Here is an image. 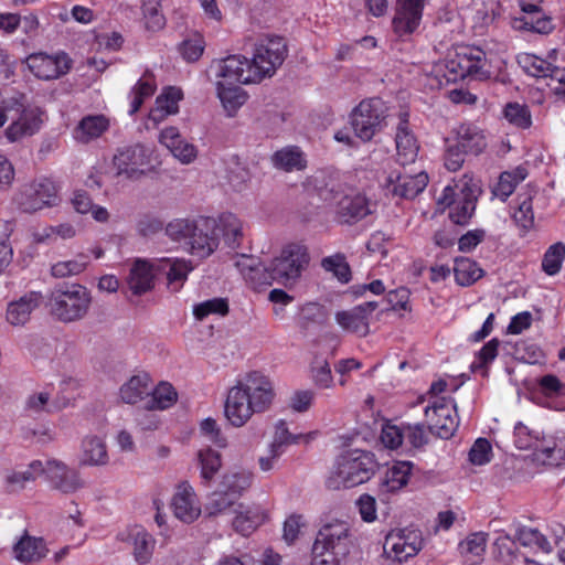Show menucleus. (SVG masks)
I'll use <instances>...</instances> for the list:
<instances>
[{
	"label": "nucleus",
	"instance_id": "f257e3e1",
	"mask_svg": "<svg viewBox=\"0 0 565 565\" xmlns=\"http://www.w3.org/2000/svg\"><path fill=\"white\" fill-rule=\"evenodd\" d=\"M276 392L273 381L262 372L253 371L232 385L224 402V417L234 428L245 426L255 414L267 412Z\"/></svg>",
	"mask_w": 565,
	"mask_h": 565
},
{
	"label": "nucleus",
	"instance_id": "f03ea898",
	"mask_svg": "<svg viewBox=\"0 0 565 565\" xmlns=\"http://www.w3.org/2000/svg\"><path fill=\"white\" fill-rule=\"evenodd\" d=\"M490 76L486 53L479 47L461 46L449 52L445 60L425 65L418 82L425 88L435 90L466 77L482 81Z\"/></svg>",
	"mask_w": 565,
	"mask_h": 565
},
{
	"label": "nucleus",
	"instance_id": "7ed1b4c3",
	"mask_svg": "<svg viewBox=\"0 0 565 565\" xmlns=\"http://www.w3.org/2000/svg\"><path fill=\"white\" fill-rule=\"evenodd\" d=\"M287 54L288 47L284 38L264 34L256 39L250 58L242 54L230 55L225 58L230 61L228 71L232 74H238L249 82L260 84L277 73Z\"/></svg>",
	"mask_w": 565,
	"mask_h": 565
},
{
	"label": "nucleus",
	"instance_id": "20e7f679",
	"mask_svg": "<svg viewBox=\"0 0 565 565\" xmlns=\"http://www.w3.org/2000/svg\"><path fill=\"white\" fill-rule=\"evenodd\" d=\"M317 194L321 201L334 206L335 215L341 223L352 224L372 213V204L365 194L349 181L313 179Z\"/></svg>",
	"mask_w": 565,
	"mask_h": 565
},
{
	"label": "nucleus",
	"instance_id": "39448f33",
	"mask_svg": "<svg viewBox=\"0 0 565 565\" xmlns=\"http://www.w3.org/2000/svg\"><path fill=\"white\" fill-rule=\"evenodd\" d=\"M376 461L371 452L354 449L338 457L326 486L330 490L349 489L371 479Z\"/></svg>",
	"mask_w": 565,
	"mask_h": 565
},
{
	"label": "nucleus",
	"instance_id": "423d86ee",
	"mask_svg": "<svg viewBox=\"0 0 565 565\" xmlns=\"http://www.w3.org/2000/svg\"><path fill=\"white\" fill-rule=\"evenodd\" d=\"M212 67L215 75V94L221 107L228 118L237 116L239 109L247 103L249 95L243 85H252L244 76L236 75L228 71L230 61L225 57L213 62Z\"/></svg>",
	"mask_w": 565,
	"mask_h": 565
},
{
	"label": "nucleus",
	"instance_id": "0eeeda50",
	"mask_svg": "<svg viewBox=\"0 0 565 565\" xmlns=\"http://www.w3.org/2000/svg\"><path fill=\"white\" fill-rule=\"evenodd\" d=\"M309 264L307 247L290 243L282 247L280 254L265 267L269 277L285 287L294 286Z\"/></svg>",
	"mask_w": 565,
	"mask_h": 565
},
{
	"label": "nucleus",
	"instance_id": "6e6552de",
	"mask_svg": "<svg viewBox=\"0 0 565 565\" xmlns=\"http://www.w3.org/2000/svg\"><path fill=\"white\" fill-rule=\"evenodd\" d=\"M90 303V294L84 286L71 285L52 294L50 310L62 322H75L87 315Z\"/></svg>",
	"mask_w": 565,
	"mask_h": 565
},
{
	"label": "nucleus",
	"instance_id": "1a4fd4ad",
	"mask_svg": "<svg viewBox=\"0 0 565 565\" xmlns=\"http://www.w3.org/2000/svg\"><path fill=\"white\" fill-rule=\"evenodd\" d=\"M153 151L143 145H135L117 151L113 158L114 175L118 179L137 181L154 172Z\"/></svg>",
	"mask_w": 565,
	"mask_h": 565
},
{
	"label": "nucleus",
	"instance_id": "9d476101",
	"mask_svg": "<svg viewBox=\"0 0 565 565\" xmlns=\"http://www.w3.org/2000/svg\"><path fill=\"white\" fill-rule=\"evenodd\" d=\"M387 108L380 98L362 100L350 114L354 135L362 141H370L384 126Z\"/></svg>",
	"mask_w": 565,
	"mask_h": 565
},
{
	"label": "nucleus",
	"instance_id": "9b49d317",
	"mask_svg": "<svg viewBox=\"0 0 565 565\" xmlns=\"http://www.w3.org/2000/svg\"><path fill=\"white\" fill-rule=\"evenodd\" d=\"M7 99H12L15 108L9 114L11 122L4 130L6 138L10 142H17L39 132L44 122V113L38 106L23 105L17 97Z\"/></svg>",
	"mask_w": 565,
	"mask_h": 565
},
{
	"label": "nucleus",
	"instance_id": "f8f14e48",
	"mask_svg": "<svg viewBox=\"0 0 565 565\" xmlns=\"http://www.w3.org/2000/svg\"><path fill=\"white\" fill-rule=\"evenodd\" d=\"M423 544V535L418 529H394L385 536L383 552L387 559L404 563L416 556Z\"/></svg>",
	"mask_w": 565,
	"mask_h": 565
},
{
	"label": "nucleus",
	"instance_id": "ddd939ff",
	"mask_svg": "<svg viewBox=\"0 0 565 565\" xmlns=\"http://www.w3.org/2000/svg\"><path fill=\"white\" fill-rule=\"evenodd\" d=\"M58 192L55 181L39 177L24 186L21 206L29 213L57 206L61 202Z\"/></svg>",
	"mask_w": 565,
	"mask_h": 565
},
{
	"label": "nucleus",
	"instance_id": "4468645a",
	"mask_svg": "<svg viewBox=\"0 0 565 565\" xmlns=\"http://www.w3.org/2000/svg\"><path fill=\"white\" fill-rule=\"evenodd\" d=\"M456 413V404L445 397H436L425 407V417L429 429L444 439L450 438L458 428L459 422Z\"/></svg>",
	"mask_w": 565,
	"mask_h": 565
},
{
	"label": "nucleus",
	"instance_id": "2eb2a0df",
	"mask_svg": "<svg viewBox=\"0 0 565 565\" xmlns=\"http://www.w3.org/2000/svg\"><path fill=\"white\" fill-rule=\"evenodd\" d=\"M24 63L29 71L42 81L56 79L68 73L72 67V60L64 52L56 54L32 53L25 57Z\"/></svg>",
	"mask_w": 565,
	"mask_h": 565
},
{
	"label": "nucleus",
	"instance_id": "dca6fc26",
	"mask_svg": "<svg viewBox=\"0 0 565 565\" xmlns=\"http://www.w3.org/2000/svg\"><path fill=\"white\" fill-rule=\"evenodd\" d=\"M381 186L387 189L392 194L413 199L424 191L428 183V175L419 172L415 175H402L398 170H384L379 177Z\"/></svg>",
	"mask_w": 565,
	"mask_h": 565
},
{
	"label": "nucleus",
	"instance_id": "f3484780",
	"mask_svg": "<svg viewBox=\"0 0 565 565\" xmlns=\"http://www.w3.org/2000/svg\"><path fill=\"white\" fill-rule=\"evenodd\" d=\"M170 509L172 514L185 524H191L201 516V501L194 488L188 481H182L175 486L170 500Z\"/></svg>",
	"mask_w": 565,
	"mask_h": 565
},
{
	"label": "nucleus",
	"instance_id": "a211bd4d",
	"mask_svg": "<svg viewBox=\"0 0 565 565\" xmlns=\"http://www.w3.org/2000/svg\"><path fill=\"white\" fill-rule=\"evenodd\" d=\"M43 476L51 484L63 493H73L84 487L81 473L63 461L49 459L42 461Z\"/></svg>",
	"mask_w": 565,
	"mask_h": 565
},
{
	"label": "nucleus",
	"instance_id": "6ab92c4d",
	"mask_svg": "<svg viewBox=\"0 0 565 565\" xmlns=\"http://www.w3.org/2000/svg\"><path fill=\"white\" fill-rule=\"evenodd\" d=\"M426 0H397L392 21L393 31L398 36L414 33L422 21Z\"/></svg>",
	"mask_w": 565,
	"mask_h": 565
},
{
	"label": "nucleus",
	"instance_id": "aec40b11",
	"mask_svg": "<svg viewBox=\"0 0 565 565\" xmlns=\"http://www.w3.org/2000/svg\"><path fill=\"white\" fill-rule=\"evenodd\" d=\"M377 308V302L367 301L349 310L335 313L337 323L345 331L359 337H365L370 331V319Z\"/></svg>",
	"mask_w": 565,
	"mask_h": 565
},
{
	"label": "nucleus",
	"instance_id": "412c9836",
	"mask_svg": "<svg viewBox=\"0 0 565 565\" xmlns=\"http://www.w3.org/2000/svg\"><path fill=\"white\" fill-rule=\"evenodd\" d=\"M313 545L320 550L328 548L334 551L335 554H348L350 548V529L348 523L334 521L324 524L318 532Z\"/></svg>",
	"mask_w": 565,
	"mask_h": 565
},
{
	"label": "nucleus",
	"instance_id": "4be33fe9",
	"mask_svg": "<svg viewBox=\"0 0 565 565\" xmlns=\"http://www.w3.org/2000/svg\"><path fill=\"white\" fill-rule=\"evenodd\" d=\"M159 142L182 164H191L198 159V147L184 139L174 126L160 131Z\"/></svg>",
	"mask_w": 565,
	"mask_h": 565
},
{
	"label": "nucleus",
	"instance_id": "5701e85b",
	"mask_svg": "<svg viewBox=\"0 0 565 565\" xmlns=\"http://www.w3.org/2000/svg\"><path fill=\"white\" fill-rule=\"evenodd\" d=\"M110 456L105 437L88 434L79 446L78 465L81 467L102 468L108 466Z\"/></svg>",
	"mask_w": 565,
	"mask_h": 565
},
{
	"label": "nucleus",
	"instance_id": "b1692460",
	"mask_svg": "<svg viewBox=\"0 0 565 565\" xmlns=\"http://www.w3.org/2000/svg\"><path fill=\"white\" fill-rule=\"evenodd\" d=\"M214 228L213 217H202L196 221L188 248L193 256L206 258L217 249L218 244L217 237L213 233Z\"/></svg>",
	"mask_w": 565,
	"mask_h": 565
},
{
	"label": "nucleus",
	"instance_id": "393cba45",
	"mask_svg": "<svg viewBox=\"0 0 565 565\" xmlns=\"http://www.w3.org/2000/svg\"><path fill=\"white\" fill-rule=\"evenodd\" d=\"M455 142L461 151L468 154L478 156L488 146L484 130L473 122H462L454 129Z\"/></svg>",
	"mask_w": 565,
	"mask_h": 565
},
{
	"label": "nucleus",
	"instance_id": "a878e982",
	"mask_svg": "<svg viewBox=\"0 0 565 565\" xmlns=\"http://www.w3.org/2000/svg\"><path fill=\"white\" fill-rule=\"evenodd\" d=\"M41 476H43L42 460H32L25 466H18L6 470L3 488L9 493H18Z\"/></svg>",
	"mask_w": 565,
	"mask_h": 565
},
{
	"label": "nucleus",
	"instance_id": "bb28decb",
	"mask_svg": "<svg viewBox=\"0 0 565 565\" xmlns=\"http://www.w3.org/2000/svg\"><path fill=\"white\" fill-rule=\"evenodd\" d=\"M536 462L546 466H559L565 461V434L543 435L536 451L533 452Z\"/></svg>",
	"mask_w": 565,
	"mask_h": 565
},
{
	"label": "nucleus",
	"instance_id": "cd10ccee",
	"mask_svg": "<svg viewBox=\"0 0 565 565\" xmlns=\"http://www.w3.org/2000/svg\"><path fill=\"white\" fill-rule=\"evenodd\" d=\"M157 271H159L157 269V262L137 259L132 264L127 278L129 290L136 296L150 291L154 286Z\"/></svg>",
	"mask_w": 565,
	"mask_h": 565
},
{
	"label": "nucleus",
	"instance_id": "c85d7f7f",
	"mask_svg": "<svg viewBox=\"0 0 565 565\" xmlns=\"http://www.w3.org/2000/svg\"><path fill=\"white\" fill-rule=\"evenodd\" d=\"M412 470L411 461H394L387 466L379 484L380 493L390 494L403 489L408 483Z\"/></svg>",
	"mask_w": 565,
	"mask_h": 565
},
{
	"label": "nucleus",
	"instance_id": "c756f323",
	"mask_svg": "<svg viewBox=\"0 0 565 565\" xmlns=\"http://www.w3.org/2000/svg\"><path fill=\"white\" fill-rule=\"evenodd\" d=\"M109 128V119L104 115L83 117L72 131L77 143L87 145L102 137Z\"/></svg>",
	"mask_w": 565,
	"mask_h": 565
},
{
	"label": "nucleus",
	"instance_id": "7c9ffc66",
	"mask_svg": "<svg viewBox=\"0 0 565 565\" xmlns=\"http://www.w3.org/2000/svg\"><path fill=\"white\" fill-rule=\"evenodd\" d=\"M395 143L397 159L401 164H408L415 161L419 146L408 127L407 114L405 113L401 115V121L396 129Z\"/></svg>",
	"mask_w": 565,
	"mask_h": 565
},
{
	"label": "nucleus",
	"instance_id": "2f4dec72",
	"mask_svg": "<svg viewBox=\"0 0 565 565\" xmlns=\"http://www.w3.org/2000/svg\"><path fill=\"white\" fill-rule=\"evenodd\" d=\"M182 98L183 93L179 87L169 86L163 88L161 94L156 98V104L149 113V120L158 125L168 116L178 114L179 103Z\"/></svg>",
	"mask_w": 565,
	"mask_h": 565
},
{
	"label": "nucleus",
	"instance_id": "473e14b6",
	"mask_svg": "<svg viewBox=\"0 0 565 565\" xmlns=\"http://www.w3.org/2000/svg\"><path fill=\"white\" fill-rule=\"evenodd\" d=\"M233 514H235L232 521L233 527L244 536L252 534L267 518L266 512L260 507L246 505L241 502Z\"/></svg>",
	"mask_w": 565,
	"mask_h": 565
},
{
	"label": "nucleus",
	"instance_id": "72a5a7b5",
	"mask_svg": "<svg viewBox=\"0 0 565 565\" xmlns=\"http://www.w3.org/2000/svg\"><path fill=\"white\" fill-rule=\"evenodd\" d=\"M157 269L166 273L169 289L177 292L183 287L193 265L182 258H162L157 260Z\"/></svg>",
	"mask_w": 565,
	"mask_h": 565
},
{
	"label": "nucleus",
	"instance_id": "f704fd0d",
	"mask_svg": "<svg viewBox=\"0 0 565 565\" xmlns=\"http://www.w3.org/2000/svg\"><path fill=\"white\" fill-rule=\"evenodd\" d=\"M253 480L254 473L252 470L243 467H235L228 469L222 475L217 482V487L223 491V493L231 494L238 499L247 489L250 488Z\"/></svg>",
	"mask_w": 565,
	"mask_h": 565
},
{
	"label": "nucleus",
	"instance_id": "c9c22d12",
	"mask_svg": "<svg viewBox=\"0 0 565 565\" xmlns=\"http://www.w3.org/2000/svg\"><path fill=\"white\" fill-rule=\"evenodd\" d=\"M121 540L131 544L132 554L137 563L146 564L150 561L156 541L143 527L134 526L129 529L126 533L121 534Z\"/></svg>",
	"mask_w": 565,
	"mask_h": 565
},
{
	"label": "nucleus",
	"instance_id": "e433bc0d",
	"mask_svg": "<svg viewBox=\"0 0 565 565\" xmlns=\"http://www.w3.org/2000/svg\"><path fill=\"white\" fill-rule=\"evenodd\" d=\"M41 295L29 292L8 305L6 319L12 326H23L31 317V313L40 306Z\"/></svg>",
	"mask_w": 565,
	"mask_h": 565
},
{
	"label": "nucleus",
	"instance_id": "4c0bfd02",
	"mask_svg": "<svg viewBox=\"0 0 565 565\" xmlns=\"http://www.w3.org/2000/svg\"><path fill=\"white\" fill-rule=\"evenodd\" d=\"M214 223L213 233L217 237V244L222 238L227 246L235 247L243 236L241 220L232 213H224L214 218Z\"/></svg>",
	"mask_w": 565,
	"mask_h": 565
},
{
	"label": "nucleus",
	"instance_id": "58836bf2",
	"mask_svg": "<svg viewBox=\"0 0 565 565\" xmlns=\"http://www.w3.org/2000/svg\"><path fill=\"white\" fill-rule=\"evenodd\" d=\"M47 554V548L42 539L24 535L13 546L14 558L24 564L40 562Z\"/></svg>",
	"mask_w": 565,
	"mask_h": 565
},
{
	"label": "nucleus",
	"instance_id": "ea45409f",
	"mask_svg": "<svg viewBox=\"0 0 565 565\" xmlns=\"http://www.w3.org/2000/svg\"><path fill=\"white\" fill-rule=\"evenodd\" d=\"M151 392L150 377L147 374H137L127 380L119 388V397L126 404H136L147 401Z\"/></svg>",
	"mask_w": 565,
	"mask_h": 565
},
{
	"label": "nucleus",
	"instance_id": "a19ab883",
	"mask_svg": "<svg viewBox=\"0 0 565 565\" xmlns=\"http://www.w3.org/2000/svg\"><path fill=\"white\" fill-rule=\"evenodd\" d=\"M196 461L202 482L210 486L223 466L221 452L211 446H205L198 450Z\"/></svg>",
	"mask_w": 565,
	"mask_h": 565
},
{
	"label": "nucleus",
	"instance_id": "79ce46f5",
	"mask_svg": "<svg viewBox=\"0 0 565 565\" xmlns=\"http://www.w3.org/2000/svg\"><path fill=\"white\" fill-rule=\"evenodd\" d=\"M177 401L178 393L175 388L168 382H161L154 388L151 387L145 406L150 411H163L173 406Z\"/></svg>",
	"mask_w": 565,
	"mask_h": 565
},
{
	"label": "nucleus",
	"instance_id": "37998d69",
	"mask_svg": "<svg viewBox=\"0 0 565 565\" xmlns=\"http://www.w3.org/2000/svg\"><path fill=\"white\" fill-rule=\"evenodd\" d=\"M316 436V433L308 434H292L288 429V425L285 420H279L275 425V433L271 441L268 444L281 451H286V447L289 445L308 444Z\"/></svg>",
	"mask_w": 565,
	"mask_h": 565
},
{
	"label": "nucleus",
	"instance_id": "c03bdc74",
	"mask_svg": "<svg viewBox=\"0 0 565 565\" xmlns=\"http://www.w3.org/2000/svg\"><path fill=\"white\" fill-rule=\"evenodd\" d=\"M273 164L285 171L302 170L307 166L303 152L295 146L285 147L273 154Z\"/></svg>",
	"mask_w": 565,
	"mask_h": 565
},
{
	"label": "nucleus",
	"instance_id": "a18cd8bd",
	"mask_svg": "<svg viewBox=\"0 0 565 565\" xmlns=\"http://www.w3.org/2000/svg\"><path fill=\"white\" fill-rule=\"evenodd\" d=\"M526 177L527 170L522 166L502 172L493 188V194L501 201H505L514 192L516 185L525 180Z\"/></svg>",
	"mask_w": 565,
	"mask_h": 565
},
{
	"label": "nucleus",
	"instance_id": "49530a36",
	"mask_svg": "<svg viewBox=\"0 0 565 565\" xmlns=\"http://www.w3.org/2000/svg\"><path fill=\"white\" fill-rule=\"evenodd\" d=\"M157 88L154 76L150 72H146L130 92V109L132 115L139 110L145 99L151 97Z\"/></svg>",
	"mask_w": 565,
	"mask_h": 565
},
{
	"label": "nucleus",
	"instance_id": "de8ad7c7",
	"mask_svg": "<svg viewBox=\"0 0 565 565\" xmlns=\"http://www.w3.org/2000/svg\"><path fill=\"white\" fill-rule=\"evenodd\" d=\"M551 537H553V535ZM515 539L522 546L541 551L546 554L552 551V539H548L536 529L527 526L519 527L515 533Z\"/></svg>",
	"mask_w": 565,
	"mask_h": 565
},
{
	"label": "nucleus",
	"instance_id": "09e8293b",
	"mask_svg": "<svg viewBox=\"0 0 565 565\" xmlns=\"http://www.w3.org/2000/svg\"><path fill=\"white\" fill-rule=\"evenodd\" d=\"M521 68L533 77H550L556 66L535 54L521 53L518 55Z\"/></svg>",
	"mask_w": 565,
	"mask_h": 565
},
{
	"label": "nucleus",
	"instance_id": "8fccbe9b",
	"mask_svg": "<svg viewBox=\"0 0 565 565\" xmlns=\"http://www.w3.org/2000/svg\"><path fill=\"white\" fill-rule=\"evenodd\" d=\"M454 275L458 285L467 287L475 284L483 275V270L470 258L455 259Z\"/></svg>",
	"mask_w": 565,
	"mask_h": 565
},
{
	"label": "nucleus",
	"instance_id": "3c124183",
	"mask_svg": "<svg viewBox=\"0 0 565 565\" xmlns=\"http://www.w3.org/2000/svg\"><path fill=\"white\" fill-rule=\"evenodd\" d=\"M543 433L536 428L518 422L513 428V444L518 449L536 451L539 444L543 437Z\"/></svg>",
	"mask_w": 565,
	"mask_h": 565
},
{
	"label": "nucleus",
	"instance_id": "603ef678",
	"mask_svg": "<svg viewBox=\"0 0 565 565\" xmlns=\"http://www.w3.org/2000/svg\"><path fill=\"white\" fill-rule=\"evenodd\" d=\"M238 503L237 498L223 493V491L216 487L215 491L209 497L205 510L210 515L233 513Z\"/></svg>",
	"mask_w": 565,
	"mask_h": 565
},
{
	"label": "nucleus",
	"instance_id": "864d4df0",
	"mask_svg": "<svg viewBox=\"0 0 565 565\" xmlns=\"http://www.w3.org/2000/svg\"><path fill=\"white\" fill-rule=\"evenodd\" d=\"M195 224L196 221L177 218L168 223L166 234L171 241L182 244L188 249Z\"/></svg>",
	"mask_w": 565,
	"mask_h": 565
},
{
	"label": "nucleus",
	"instance_id": "5fc2aeb1",
	"mask_svg": "<svg viewBox=\"0 0 565 565\" xmlns=\"http://www.w3.org/2000/svg\"><path fill=\"white\" fill-rule=\"evenodd\" d=\"M89 263L85 254H78L73 259L60 260L52 265L51 274L56 278H65L83 273Z\"/></svg>",
	"mask_w": 565,
	"mask_h": 565
},
{
	"label": "nucleus",
	"instance_id": "6e6d98bb",
	"mask_svg": "<svg viewBox=\"0 0 565 565\" xmlns=\"http://www.w3.org/2000/svg\"><path fill=\"white\" fill-rule=\"evenodd\" d=\"M512 26L515 30L532 31L539 34H548L554 29L551 19L542 13L537 17L515 18Z\"/></svg>",
	"mask_w": 565,
	"mask_h": 565
},
{
	"label": "nucleus",
	"instance_id": "4d7b16f0",
	"mask_svg": "<svg viewBox=\"0 0 565 565\" xmlns=\"http://www.w3.org/2000/svg\"><path fill=\"white\" fill-rule=\"evenodd\" d=\"M488 534L475 532L459 543V552L467 558H480L486 552Z\"/></svg>",
	"mask_w": 565,
	"mask_h": 565
},
{
	"label": "nucleus",
	"instance_id": "13d9d810",
	"mask_svg": "<svg viewBox=\"0 0 565 565\" xmlns=\"http://www.w3.org/2000/svg\"><path fill=\"white\" fill-rule=\"evenodd\" d=\"M516 542L504 531H499L493 543V554L503 565L511 564L515 558Z\"/></svg>",
	"mask_w": 565,
	"mask_h": 565
},
{
	"label": "nucleus",
	"instance_id": "bf43d9fd",
	"mask_svg": "<svg viewBox=\"0 0 565 565\" xmlns=\"http://www.w3.org/2000/svg\"><path fill=\"white\" fill-rule=\"evenodd\" d=\"M310 377L313 384L320 388H331L333 376L328 361L322 356H316L310 364Z\"/></svg>",
	"mask_w": 565,
	"mask_h": 565
},
{
	"label": "nucleus",
	"instance_id": "052dcab7",
	"mask_svg": "<svg viewBox=\"0 0 565 565\" xmlns=\"http://www.w3.org/2000/svg\"><path fill=\"white\" fill-rule=\"evenodd\" d=\"M504 118L513 126L526 129L532 125L531 113L526 105L509 103L503 109Z\"/></svg>",
	"mask_w": 565,
	"mask_h": 565
},
{
	"label": "nucleus",
	"instance_id": "680f3d73",
	"mask_svg": "<svg viewBox=\"0 0 565 565\" xmlns=\"http://www.w3.org/2000/svg\"><path fill=\"white\" fill-rule=\"evenodd\" d=\"M204 49L205 41L200 33L190 34L179 46L180 54L186 62H196L202 56Z\"/></svg>",
	"mask_w": 565,
	"mask_h": 565
},
{
	"label": "nucleus",
	"instance_id": "e2e57ef3",
	"mask_svg": "<svg viewBox=\"0 0 565 565\" xmlns=\"http://www.w3.org/2000/svg\"><path fill=\"white\" fill-rule=\"evenodd\" d=\"M228 311L227 301L223 298H213L193 306V316L196 320H204L211 315L225 316Z\"/></svg>",
	"mask_w": 565,
	"mask_h": 565
},
{
	"label": "nucleus",
	"instance_id": "0e129e2a",
	"mask_svg": "<svg viewBox=\"0 0 565 565\" xmlns=\"http://www.w3.org/2000/svg\"><path fill=\"white\" fill-rule=\"evenodd\" d=\"M565 256V245L562 243H556L546 250L543 262L542 268L547 275H555L559 271L562 267V263Z\"/></svg>",
	"mask_w": 565,
	"mask_h": 565
},
{
	"label": "nucleus",
	"instance_id": "69168bd1",
	"mask_svg": "<svg viewBox=\"0 0 565 565\" xmlns=\"http://www.w3.org/2000/svg\"><path fill=\"white\" fill-rule=\"evenodd\" d=\"M518 201V209L515 210L513 217L521 227L530 228L534 223L532 196L530 193L520 194Z\"/></svg>",
	"mask_w": 565,
	"mask_h": 565
},
{
	"label": "nucleus",
	"instance_id": "338daca9",
	"mask_svg": "<svg viewBox=\"0 0 565 565\" xmlns=\"http://www.w3.org/2000/svg\"><path fill=\"white\" fill-rule=\"evenodd\" d=\"M141 12L143 23L147 30L157 32L164 28L166 18L159 6H152L141 2Z\"/></svg>",
	"mask_w": 565,
	"mask_h": 565
},
{
	"label": "nucleus",
	"instance_id": "774afa93",
	"mask_svg": "<svg viewBox=\"0 0 565 565\" xmlns=\"http://www.w3.org/2000/svg\"><path fill=\"white\" fill-rule=\"evenodd\" d=\"M492 458V446L486 438H478L469 451V460L472 465L483 466Z\"/></svg>",
	"mask_w": 565,
	"mask_h": 565
}]
</instances>
